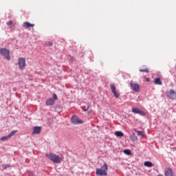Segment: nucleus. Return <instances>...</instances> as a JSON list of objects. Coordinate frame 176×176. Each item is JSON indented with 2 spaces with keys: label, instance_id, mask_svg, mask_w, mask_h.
Returning a JSON list of instances; mask_svg holds the SVG:
<instances>
[{
  "label": "nucleus",
  "instance_id": "20",
  "mask_svg": "<svg viewBox=\"0 0 176 176\" xmlns=\"http://www.w3.org/2000/svg\"><path fill=\"white\" fill-rule=\"evenodd\" d=\"M170 94L172 96V97H176V92L174 91V89L170 90Z\"/></svg>",
  "mask_w": 176,
  "mask_h": 176
},
{
  "label": "nucleus",
  "instance_id": "8",
  "mask_svg": "<svg viewBox=\"0 0 176 176\" xmlns=\"http://www.w3.org/2000/svg\"><path fill=\"white\" fill-rule=\"evenodd\" d=\"M132 112L133 113H138V115H140L141 116H145V112H144L143 111L140 110L137 107L132 108Z\"/></svg>",
  "mask_w": 176,
  "mask_h": 176
},
{
  "label": "nucleus",
  "instance_id": "27",
  "mask_svg": "<svg viewBox=\"0 0 176 176\" xmlns=\"http://www.w3.org/2000/svg\"><path fill=\"white\" fill-rule=\"evenodd\" d=\"M146 82H149V78H146Z\"/></svg>",
  "mask_w": 176,
  "mask_h": 176
},
{
  "label": "nucleus",
  "instance_id": "14",
  "mask_svg": "<svg viewBox=\"0 0 176 176\" xmlns=\"http://www.w3.org/2000/svg\"><path fill=\"white\" fill-rule=\"evenodd\" d=\"M154 83H155V85H162V80H160V78H155Z\"/></svg>",
  "mask_w": 176,
  "mask_h": 176
},
{
  "label": "nucleus",
  "instance_id": "1",
  "mask_svg": "<svg viewBox=\"0 0 176 176\" xmlns=\"http://www.w3.org/2000/svg\"><path fill=\"white\" fill-rule=\"evenodd\" d=\"M96 175H108V165L104 163L100 168L96 169Z\"/></svg>",
  "mask_w": 176,
  "mask_h": 176
},
{
  "label": "nucleus",
  "instance_id": "28",
  "mask_svg": "<svg viewBox=\"0 0 176 176\" xmlns=\"http://www.w3.org/2000/svg\"><path fill=\"white\" fill-rule=\"evenodd\" d=\"M157 176H163V175H158Z\"/></svg>",
  "mask_w": 176,
  "mask_h": 176
},
{
  "label": "nucleus",
  "instance_id": "23",
  "mask_svg": "<svg viewBox=\"0 0 176 176\" xmlns=\"http://www.w3.org/2000/svg\"><path fill=\"white\" fill-rule=\"evenodd\" d=\"M131 140L133 141H137V140H138V138H137V135H135V134H133L131 136Z\"/></svg>",
  "mask_w": 176,
  "mask_h": 176
},
{
  "label": "nucleus",
  "instance_id": "13",
  "mask_svg": "<svg viewBox=\"0 0 176 176\" xmlns=\"http://www.w3.org/2000/svg\"><path fill=\"white\" fill-rule=\"evenodd\" d=\"M137 135L140 137H142V138H145V134H144V132L141 131H136Z\"/></svg>",
  "mask_w": 176,
  "mask_h": 176
},
{
  "label": "nucleus",
  "instance_id": "25",
  "mask_svg": "<svg viewBox=\"0 0 176 176\" xmlns=\"http://www.w3.org/2000/svg\"><path fill=\"white\" fill-rule=\"evenodd\" d=\"M53 100L56 101L57 100V95H56V94H53Z\"/></svg>",
  "mask_w": 176,
  "mask_h": 176
},
{
  "label": "nucleus",
  "instance_id": "2",
  "mask_svg": "<svg viewBox=\"0 0 176 176\" xmlns=\"http://www.w3.org/2000/svg\"><path fill=\"white\" fill-rule=\"evenodd\" d=\"M46 157H47V159H49L54 163H58V164L61 163L62 159L60 158V157L53 153L46 154Z\"/></svg>",
  "mask_w": 176,
  "mask_h": 176
},
{
  "label": "nucleus",
  "instance_id": "24",
  "mask_svg": "<svg viewBox=\"0 0 176 176\" xmlns=\"http://www.w3.org/2000/svg\"><path fill=\"white\" fill-rule=\"evenodd\" d=\"M124 153L126 155H131V151L129 149H126L124 151Z\"/></svg>",
  "mask_w": 176,
  "mask_h": 176
},
{
  "label": "nucleus",
  "instance_id": "15",
  "mask_svg": "<svg viewBox=\"0 0 176 176\" xmlns=\"http://www.w3.org/2000/svg\"><path fill=\"white\" fill-rule=\"evenodd\" d=\"M114 134L117 137H123L124 135V133H123L122 131H116Z\"/></svg>",
  "mask_w": 176,
  "mask_h": 176
},
{
  "label": "nucleus",
  "instance_id": "22",
  "mask_svg": "<svg viewBox=\"0 0 176 176\" xmlns=\"http://www.w3.org/2000/svg\"><path fill=\"white\" fill-rule=\"evenodd\" d=\"M140 72H146V74H148L149 72V69L148 68L140 69Z\"/></svg>",
  "mask_w": 176,
  "mask_h": 176
},
{
  "label": "nucleus",
  "instance_id": "5",
  "mask_svg": "<svg viewBox=\"0 0 176 176\" xmlns=\"http://www.w3.org/2000/svg\"><path fill=\"white\" fill-rule=\"evenodd\" d=\"M130 86L132 89V90H133V91H135V93H140V85L134 82V81L131 80L130 82Z\"/></svg>",
  "mask_w": 176,
  "mask_h": 176
},
{
  "label": "nucleus",
  "instance_id": "17",
  "mask_svg": "<svg viewBox=\"0 0 176 176\" xmlns=\"http://www.w3.org/2000/svg\"><path fill=\"white\" fill-rule=\"evenodd\" d=\"M89 108H90V103H87L85 106L83 107V110L85 112L89 111Z\"/></svg>",
  "mask_w": 176,
  "mask_h": 176
},
{
  "label": "nucleus",
  "instance_id": "4",
  "mask_svg": "<svg viewBox=\"0 0 176 176\" xmlns=\"http://www.w3.org/2000/svg\"><path fill=\"white\" fill-rule=\"evenodd\" d=\"M19 69L23 70L27 65L25 62V58L20 57L18 60Z\"/></svg>",
  "mask_w": 176,
  "mask_h": 176
},
{
  "label": "nucleus",
  "instance_id": "26",
  "mask_svg": "<svg viewBox=\"0 0 176 176\" xmlns=\"http://www.w3.org/2000/svg\"><path fill=\"white\" fill-rule=\"evenodd\" d=\"M45 45L47 46H53V43H52V42H47L45 43Z\"/></svg>",
  "mask_w": 176,
  "mask_h": 176
},
{
  "label": "nucleus",
  "instance_id": "7",
  "mask_svg": "<svg viewBox=\"0 0 176 176\" xmlns=\"http://www.w3.org/2000/svg\"><path fill=\"white\" fill-rule=\"evenodd\" d=\"M71 120L73 124H81L82 123H83V120L79 119L78 117L76 116H74L73 117H72Z\"/></svg>",
  "mask_w": 176,
  "mask_h": 176
},
{
  "label": "nucleus",
  "instance_id": "3",
  "mask_svg": "<svg viewBox=\"0 0 176 176\" xmlns=\"http://www.w3.org/2000/svg\"><path fill=\"white\" fill-rule=\"evenodd\" d=\"M0 54L5 57L6 60H10V52L6 48L0 49Z\"/></svg>",
  "mask_w": 176,
  "mask_h": 176
},
{
  "label": "nucleus",
  "instance_id": "18",
  "mask_svg": "<svg viewBox=\"0 0 176 176\" xmlns=\"http://www.w3.org/2000/svg\"><path fill=\"white\" fill-rule=\"evenodd\" d=\"M17 131H18L17 130L11 131L10 133L8 134V137H10V138L11 137H13L14 135V134H16V133H17Z\"/></svg>",
  "mask_w": 176,
  "mask_h": 176
},
{
  "label": "nucleus",
  "instance_id": "6",
  "mask_svg": "<svg viewBox=\"0 0 176 176\" xmlns=\"http://www.w3.org/2000/svg\"><path fill=\"white\" fill-rule=\"evenodd\" d=\"M110 87L111 90V93H113V94L115 96L116 98H119V97H120V94L116 91V85H115V84H111L110 85Z\"/></svg>",
  "mask_w": 176,
  "mask_h": 176
},
{
  "label": "nucleus",
  "instance_id": "10",
  "mask_svg": "<svg viewBox=\"0 0 176 176\" xmlns=\"http://www.w3.org/2000/svg\"><path fill=\"white\" fill-rule=\"evenodd\" d=\"M165 176H174V173H173V169L170 168H168L165 170L164 173Z\"/></svg>",
  "mask_w": 176,
  "mask_h": 176
},
{
  "label": "nucleus",
  "instance_id": "12",
  "mask_svg": "<svg viewBox=\"0 0 176 176\" xmlns=\"http://www.w3.org/2000/svg\"><path fill=\"white\" fill-rule=\"evenodd\" d=\"M46 105H54V100L53 98H49L45 102Z\"/></svg>",
  "mask_w": 176,
  "mask_h": 176
},
{
  "label": "nucleus",
  "instance_id": "19",
  "mask_svg": "<svg viewBox=\"0 0 176 176\" xmlns=\"http://www.w3.org/2000/svg\"><path fill=\"white\" fill-rule=\"evenodd\" d=\"M10 136L8 135L7 136H3L1 138V141H6L7 140H9Z\"/></svg>",
  "mask_w": 176,
  "mask_h": 176
},
{
  "label": "nucleus",
  "instance_id": "9",
  "mask_svg": "<svg viewBox=\"0 0 176 176\" xmlns=\"http://www.w3.org/2000/svg\"><path fill=\"white\" fill-rule=\"evenodd\" d=\"M42 131V127L41 126H34L33 127L32 134H41V131Z\"/></svg>",
  "mask_w": 176,
  "mask_h": 176
},
{
  "label": "nucleus",
  "instance_id": "21",
  "mask_svg": "<svg viewBox=\"0 0 176 176\" xmlns=\"http://www.w3.org/2000/svg\"><path fill=\"white\" fill-rule=\"evenodd\" d=\"M8 25L10 28H13V21H10L8 22Z\"/></svg>",
  "mask_w": 176,
  "mask_h": 176
},
{
  "label": "nucleus",
  "instance_id": "11",
  "mask_svg": "<svg viewBox=\"0 0 176 176\" xmlns=\"http://www.w3.org/2000/svg\"><path fill=\"white\" fill-rule=\"evenodd\" d=\"M24 28H30V27H35V24L30 23V22L23 23Z\"/></svg>",
  "mask_w": 176,
  "mask_h": 176
},
{
  "label": "nucleus",
  "instance_id": "16",
  "mask_svg": "<svg viewBox=\"0 0 176 176\" xmlns=\"http://www.w3.org/2000/svg\"><path fill=\"white\" fill-rule=\"evenodd\" d=\"M144 166H146V167H153V164H152V162H144Z\"/></svg>",
  "mask_w": 176,
  "mask_h": 176
}]
</instances>
